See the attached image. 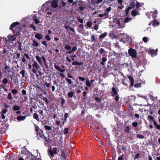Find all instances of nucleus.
<instances>
[{"instance_id": "79ce46f5", "label": "nucleus", "mask_w": 160, "mask_h": 160, "mask_svg": "<svg viewBox=\"0 0 160 160\" xmlns=\"http://www.w3.org/2000/svg\"><path fill=\"white\" fill-rule=\"evenodd\" d=\"M64 48L68 50H69L71 49V47L70 46L66 44L65 45Z\"/></svg>"}, {"instance_id": "052dcab7", "label": "nucleus", "mask_w": 160, "mask_h": 160, "mask_svg": "<svg viewBox=\"0 0 160 160\" xmlns=\"http://www.w3.org/2000/svg\"><path fill=\"white\" fill-rule=\"evenodd\" d=\"M61 100L62 101L61 102V104L62 105H63L64 103H65V101L63 98H62Z\"/></svg>"}, {"instance_id": "1a4fd4ad", "label": "nucleus", "mask_w": 160, "mask_h": 160, "mask_svg": "<svg viewBox=\"0 0 160 160\" xmlns=\"http://www.w3.org/2000/svg\"><path fill=\"white\" fill-rule=\"evenodd\" d=\"M99 52L102 54L103 56H106L107 53V52L105 51V50L103 48H100L99 49Z\"/></svg>"}, {"instance_id": "37998d69", "label": "nucleus", "mask_w": 160, "mask_h": 160, "mask_svg": "<svg viewBox=\"0 0 160 160\" xmlns=\"http://www.w3.org/2000/svg\"><path fill=\"white\" fill-rule=\"evenodd\" d=\"M7 98L9 100H12V93L11 92H9L8 94Z\"/></svg>"}, {"instance_id": "bf43d9fd", "label": "nucleus", "mask_w": 160, "mask_h": 160, "mask_svg": "<svg viewBox=\"0 0 160 160\" xmlns=\"http://www.w3.org/2000/svg\"><path fill=\"white\" fill-rule=\"evenodd\" d=\"M123 154L121 155L120 156L118 157V160H124V158H123Z\"/></svg>"}, {"instance_id": "dca6fc26", "label": "nucleus", "mask_w": 160, "mask_h": 160, "mask_svg": "<svg viewBox=\"0 0 160 160\" xmlns=\"http://www.w3.org/2000/svg\"><path fill=\"white\" fill-rule=\"evenodd\" d=\"M54 67L55 69L58 70L61 72H63L65 71V69H62L61 68L58 66L56 65V64H55L54 65Z\"/></svg>"}, {"instance_id": "4c0bfd02", "label": "nucleus", "mask_w": 160, "mask_h": 160, "mask_svg": "<svg viewBox=\"0 0 160 160\" xmlns=\"http://www.w3.org/2000/svg\"><path fill=\"white\" fill-rule=\"evenodd\" d=\"M16 36H17L15 35V34H14V35H13L10 36L11 38H10V39H11L12 41H14L16 39Z\"/></svg>"}, {"instance_id": "2eb2a0df", "label": "nucleus", "mask_w": 160, "mask_h": 160, "mask_svg": "<svg viewBox=\"0 0 160 160\" xmlns=\"http://www.w3.org/2000/svg\"><path fill=\"white\" fill-rule=\"evenodd\" d=\"M132 16H135L137 15H139L140 13L139 12L137 9H135L132 11L131 13Z\"/></svg>"}, {"instance_id": "680f3d73", "label": "nucleus", "mask_w": 160, "mask_h": 160, "mask_svg": "<svg viewBox=\"0 0 160 160\" xmlns=\"http://www.w3.org/2000/svg\"><path fill=\"white\" fill-rule=\"evenodd\" d=\"M61 1L62 4V6L63 7H65L66 5V3L63 0H61Z\"/></svg>"}, {"instance_id": "aec40b11", "label": "nucleus", "mask_w": 160, "mask_h": 160, "mask_svg": "<svg viewBox=\"0 0 160 160\" xmlns=\"http://www.w3.org/2000/svg\"><path fill=\"white\" fill-rule=\"evenodd\" d=\"M83 63L82 62H78L77 61H76L73 62L72 63V64L73 65H76L81 66V65H83Z\"/></svg>"}, {"instance_id": "6e6552de", "label": "nucleus", "mask_w": 160, "mask_h": 160, "mask_svg": "<svg viewBox=\"0 0 160 160\" xmlns=\"http://www.w3.org/2000/svg\"><path fill=\"white\" fill-rule=\"evenodd\" d=\"M98 16L100 18H102V19H105L109 17L108 13L105 12L103 14H100L98 15Z\"/></svg>"}, {"instance_id": "7c9ffc66", "label": "nucleus", "mask_w": 160, "mask_h": 160, "mask_svg": "<svg viewBox=\"0 0 160 160\" xmlns=\"http://www.w3.org/2000/svg\"><path fill=\"white\" fill-rule=\"evenodd\" d=\"M48 153L49 155H50L52 157H54V154L52 151V150L51 148H50L49 150H48Z\"/></svg>"}, {"instance_id": "a878e982", "label": "nucleus", "mask_w": 160, "mask_h": 160, "mask_svg": "<svg viewBox=\"0 0 160 160\" xmlns=\"http://www.w3.org/2000/svg\"><path fill=\"white\" fill-rule=\"evenodd\" d=\"M125 132L128 134L130 132V128L128 126H127L125 127V128L124 130Z\"/></svg>"}, {"instance_id": "2f4dec72", "label": "nucleus", "mask_w": 160, "mask_h": 160, "mask_svg": "<svg viewBox=\"0 0 160 160\" xmlns=\"http://www.w3.org/2000/svg\"><path fill=\"white\" fill-rule=\"evenodd\" d=\"M107 35V33L105 32H104L102 34L100 35L99 36L100 38L102 39L105 38Z\"/></svg>"}, {"instance_id": "f03ea898", "label": "nucleus", "mask_w": 160, "mask_h": 160, "mask_svg": "<svg viewBox=\"0 0 160 160\" xmlns=\"http://www.w3.org/2000/svg\"><path fill=\"white\" fill-rule=\"evenodd\" d=\"M129 55L132 58H136L137 57V53L135 49L130 48L128 50Z\"/></svg>"}, {"instance_id": "0e129e2a", "label": "nucleus", "mask_w": 160, "mask_h": 160, "mask_svg": "<svg viewBox=\"0 0 160 160\" xmlns=\"http://www.w3.org/2000/svg\"><path fill=\"white\" fill-rule=\"evenodd\" d=\"M78 21L81 23H83V20L82 19H81L80 18H78Z\"/></svg>"}, {"instance_id": "c85d7f7f", "label": "nucleus", "mask_w": 160, "mask_h": 160, "mask_svg": "<svg viewBox=\"0 0 160 160\" xmlns=\"http://www.w3.org/2000/svg\"><path fill=\"white\" fill-rule=\"evenodd\" d=\"M33 118L36 119L37 121H39V120L38 118V115L36 113H35L33 114Z\"/></svg>"}, {"instance_id": "423d86ee", "label": "nucleus", "mask_w": 160, "mask_h": 160, "mask_svg": "<svg viewBox=\"0 0 160 160\" xmlns=\"http://www.w3.org/2000/svg\"><path fill=\"white\" fill-rule=\"evenodd\" d=\"M51 2L50 1H48V2H50L51 3V6L54 8H57L58 7V2L59 0H52Z\"/></svg>"}, {"instance_id": "4d7b16f0", "label": "nucleus", "mask_w": 160, "mask_h": 160, "mask_svg": "<svg viewBox=\"0 0 160 160\" xmlns=\"http://www.w3.org/2000/svg\"><path fill=\"white\" fill-rule=\"evenodd\" d=\"M11 92L13 94H15L18 93V91L15 89L12 90Z\"/></svg>"}, {"instance_id": "b1692460", "label": "nucleus", "mask_w": 160, "mask_h": 160, "mask_svg": "<svg viewBox=\"0 0 160 160\" xmlns=\"http://www.w3.org/2000/svg\"><path fill=\"white\" fill-rule=\"evenodd\" d=\"M97 38L94 35H91V41L92 42H96L97 40Z\"/></svg>"}, {"instance_id": "f704fd0d", "label": "nucleus", "mask_w": 160, "mask_h": 160, "mask_svg": "<svg viewBox=\"0 0 160 160\" xmlns=\"http://www.w3.org/2000/svg\"><path fill=\"white\" fill-rule=\"evenodd\" d=\"M135 6V3L133 2H131L130 3L129 6L128 8H130V9L134 8Z\"/></svg>"}, {"instance_id": "de8ad7c7", "label": "nucleus", "mask_w": 160, "mask_h": 160, "mask_svg": "<svg viewBox=\"0 0 160 160\" xmlns=\"http://www.w3.org/2000/svg\"><path fill=\"white\" fill-rule=\"evenodd\" d=\"M68 128H65L63 130V133L65 134H67L68 132Z\"/></svg>"}, {"instance_id": "5fc2aeb1", "label": "nucleus", "mask_w": 160, "mask_h": 160, "mask_svg": "<svg viewBox=\"0 0 160 160\" xmlns=\"http://www.w3.org/2000/svg\"><path fill=\"white\" fill-rule=\"evenodd\" d=\"M24 57H25L28 60H30V58L29 56L27 53H24Z\"/></svg>"}, {"instance_id": "c03bdc74", "label": "nucleus", "mask_w": 160, "mask_h": 160, "mask_svg": "<svg viewBox=\"0 0 160 160\" xmlns=\"http://www.w3.org/2000/svg\"><path fill=\"white\" fill-rule=\"evenodd\" d=\"M137 137L140 139H142L144 138V137L143 135L138 134L137 135Z\"/></svg>"}, {"instance_id": "4468645a", "label": "nucleus", "mask_w": 160, "mask_h": 160, "mask_svg": "<svg viewBox=\"0 0 160 160\" xmlns=\"http://www.w3.org/2000/svg\"><path fill=\"white\" fill-rule=\"evenodd\" d=\"M158 49H157L156 50H151L149 53L152 56H153L156 55L157 54V52Z\"/></svg>"}, {"instance_id": "ea45409f", "label": "nucleus", "mask_w": 160, "mask_h": 160, "mask_svg": "<svg viewBox=\"0 0 160 160\" xmlns=\"http://www.w3.org/2000/svg\"><path fill=\"white\" fill-rule=\"evenodd\" d=\"M86 85L89 87H90L91 86V83L89 81L88 79H87L86 81Z\"/></svg>"}, {"instance_id": "6ab92c4d", "label": "nucleus", "mask_w": 160, "mask_h": 160, "mask_svg": "<svg viewBox=\"0 0 160 160\" xmlns=\"http://www.w3.org/2000/svg\"><path fill=\"white\" fill-rule=\"evenodd\" d=\"M35 58H36V60L38 62L39 64L40 65H41L42 64V58H41L38 56H35Z\"/></svg>"}, {"instance_id": "f8f14e48", "label": "nucleus", "mask_w": 160, "mask_h": 160, "mask_svg": "<svg viewBox=\"0 0 160 160\" xmlns=\"http://www.w3.org/2000/svg\"><path fill=\"white\" fill-rule=\"evenodd\" d=\"M147 120L150 122V123H151V122H153V123H154V122H156L154 117L151 115L148 116L147 118Z\"/></svg>"}, {"instance_id": "49530a36", "label": "nucleus", "mask_w": 160, "mask_h": 160, "mask_svg": "<svg viewBox=\"0 0 160 160\" xmlns=\"http://www.w3.org/2000/svg\"><path fill=\"white\" fill-rule=\"evenodd\" d=\"M130 10V8H128L126 9H125V11L126 12V16H128V12Z\"/></svg>"}, {"instance_id": "4be33fe9", "label": "nucleus", "mask_w": 160, "mask_h": 160, "mask_svg": "<svg viewBox=\"0 0 160 160\" xmlns=\"http://www.w3.org/2000/svg\"><path fill=\"white\" fill-rule=\"evenodd\" d=\"M42 60L43 61V62L46 68L47 69L48 68V65L47 63L46 62V60L45 57L44 56H42Z\"/></svg>"}, {"instance_id": "6e6d98bb", "label": "nucleus", "mask_w": 160, "mask_h": 160, "mask_svg": "<svg viewBox=\"0 0 160 160\" xmlns=\"http://www.w3.org/2000/svg\"><path fill=\"white\" fill-rule=\"evenodd\" d=\"M8 82V80L7 78H5L2 80V82L3 84H6Z\"/></svg>"}, {"instance_id": "a18cd8bd", "label": "nucleus", "mask_w": 160, "mask_h": 160, "mask_svg": "<svg viewBox=\"0 0 160 160\" xmlns=\"http://www.w3.org/2000/svg\"><path fill=\"white\" fill-rule=\"evenodd\" d=\"M45 38L46 39L47 41H49L51 39V38L49 35H47L45 36Z\"/></svg>"}, {"instance_id": "412c9836", "label": "nucleus", "mask_w": 160, "mask_h": 160, "mask_svg": "<svg viewBox=\"0 0 160 160\" xmlns=\"http://www.w3.org/2000/svg\"><path fill=\"white\" fill-rule=\"evenodd\" d=\"M26 117L25 116H19L17 117V119L18 121H23L24 120Z\"/></svg>"}, {"instance_id": "c756f323", "label": "nucleus", "mask_w": 160, "mask_h": 160, "mask_svg": "<svg viewBox=\"0 0 160 160\" xmlns=\"http://www.w3.org/2000/svg\"><path fill=\"white\" fill-rule=\"evenodd\" d=\"M74 92L71 91L70 92H68V97L69 98H72L74 94Z\"/></svg>"}, {"instance_id": "0eeeda50", "label": "nucleus", "mask_w": 160, "mask_h": 160, "mask_svg": "<svg viewBox=\"0 0 160 160\" xmlns=\"http://www.w3.org/2000/svg\"><path fill=\"white\" fill-rule=\"evenodd\" d=\"M20 73L22 75L23 79L26 81L27 78L26 76L27 75V73L26 72L25 70L24 69L22 70L20 72Z\"/></svg>"}, {"instance_id": "9b49d317", "label": "nucleus", "mask_w": 160, "mask_h": 160, "mask_svg": "<svg viewBox=\"0 0 160 160\" xmlns=\"http://www.w3.org/2000/svg\"><path fill=\"white\" fill-rule=\"evenodd\" d=\"M32 66L33 68H35L36 69H38L40 68V66L39 65L38 63L35 61H34L33 62L32 64Z\"/></svg>"}, {"instance_id": "f3484780", "label": "nucleus", "mask_w": 160, "mask_h": 160, "mask_svg": "<svg viewBox=\"0 0 160 160\" xmlns=\"http://www.w3.org/2000/svg\"><path fill=\"white\" fill-rule=\"evenodd\" d=\"M128 78L131 81V86H132L134 84V80L133 77L132 76H129L128 77Z\"/></svg>"}, {"instance_id": "69168bd1", "label": "nucleus", "mask_w": 160, "mask_h": 160, "mask_svg": "<svg viewBox=\"0 0 160 160\" xmlns=\"http://www.w3.org/2000/svg\"><path fill=\"white\" fill-rule=\"evenodd\" d=\"M78 79L82 81H83L85 80V78L83 77L79 76L78 77Z\"/></svg>"}, {"instance_id": "603ef678", "label": "nucleus", "mask_w": 160, "mask_h": 160, "mask_svg": "<svg viewBox=\"0 0 160 160\" xmlns=\"http://www.w3.org/2000/svg\"><path fill=\"white\" fill-rule=\"evenodd\" d=\"M57 149L56 148H53L52 150V151L54 153V154H56L57 153Z\"/></svg>"}, {"instance_id": "e433bc0d", "label": "nucleus", "mask_w": 160, "mask_h": 160, "mask_svg": "<svg viewBox=\"0 0 160 160\" xmlns=\"http://www.w3.org/2000/svg\"><path fill=\"white\" fill-rule=\"evenodd\" d=\"M44 128L47 131H50L51 129V127L49 126L45 125Z\"/></svg>"}, {"instance_id": "864d4df0", "label": "nucleus", "mask_w": 160, "mask_h": 160, "mask_svg": "<svg viewBox=\"0 0 160 160\" xmlns=\"http://www.w3.org/2000/svg\"><path fill=\"white\" fill-rule=\"evenodd\" d=\"M42 43L44 46L46 47H47L48 44L47 43V41H44L42 42Z\"/></svg>"}, {"instance_id": "7ed1b4c3", "label": "nucleus", "mask_w": 160, "mask_h": 160, "mask_svg": "<svg viewBox=\"0 0 160 160\" xmlns=\"http://www.w3.org/2000/svg\"><path fill=\"white\" fill-rule=\"evenodd\" d=\"M44 141V144L45 146L48 147V146L51 143L50 140L49 138H47L45 135L43 136V138H41Z\"/></svg>"}, {"instance_id": "20e7f679", "label": "nucleus", "mask_w": 160, "mask_h": 160, "mask_svg": "<svg viewBox=\"0 0 160 160\" xmlns=\"http://www.w3.org/2000/svg\"><path fill=\"white\" fill-rule=\"evenodd\" d=\"M21 30V28L20 27H15L14 29L13 30H12L14 34H15V35L18 36L20 34V32Z\"/></svg>"}, {"instance_id": "473e14b6", "label": "nucleus", "mask_w": 160, "mask_h": 160, "mask_svg": "<svg viewBox=\"0 0 160 160\" xmlns=\"http://www.w3.org/2000/svg\"><path fill=\"white\" fill-rule=\"evenodd\" d=\"M157 11L156 10H155L154 12H153V13L152 15V17L154 18H156L157 17Z\"/></svg>"}, {"instance_id": "cd10ccee", "label": "nucleus", "mask_w": 160, "mask_h": 160, "mask_svg": "<svg viewBox=\"0 0 160 160\" xmlns=\"http://www.w3.org/2000/svg\"><path fill=\"white\" fill-rule=\"evenodd\" d=\"M107 60V59L106 58L102 57V61L100 62V63L103 65H105V62H106Z\"/></svg>"}, {"instance_id": "e2e57ef3", "label": "nucleus", "mask_w": 160, "mask_h": 160, "mask_svg": "<svg viewBox=\"0 0 160 160\" xmlns=\"http://www.w3.org/2000/svg\"><path fill=\"white\" fill-rule=\"evenodd\" d=\"M8 110L6 109H3L1 112L2 114H4L6 113L7 112Z\"/></svg>"}, {"instance_id": "9d476101", "label": "nucleus", "mask_w": 160, "mask_h": 160, "mask_svg": "<svg viewBox=\"0 0 160 160\" xmlns=\"http://www.w3.org/2000/svg\"><path fill=\"white\" fill-rule=\"evenodd\" d=\"M19 23L18 22H13L10 26V29L11 30H13L14 28L17 25H19Z\"/></svg>"}, {"instance_id": "58836bf2", "label": "nucleus", "mask_w": 160, "mask_h": 160, "mask_svg": "<svg viewBox=\"0 0 160 160\" xmlns=\"http://www.w3.org/2000/svg\"><path fill=\"white\" fill-rule=\"evenodd\" d=\"M153 124L157 129L160 130V125H158L156 122H154Z\"/></svg>"}, {"instance_id": "ddd939ff", "label": "nucleus", "mask_w": 160, "mask_h": 160, "mask_svg": "<svg viewBox=\"0 0 160 160\" xmlns=\"http://www.w3.org/2000/svg\"><path fill=\"white\" fill-rule=\"evenodd\" d=\"M35 37L38 40H41L43 38V36L41 34L38 33H35Z\"/></svg>"}, {"instance_id": "5701e85b", "label": "nucleus", "mask_w": 160, "mask_h": 160, "mask_svg": "<svg viewBox=\"0 0 160 160\" xmlns=\"http://www.w3.org/2000/svg\"><path fill=\"white\" fill-rule=\"evenodd\" d=\"M132 20V18H129L128 17H127L125 18V19H123V24H125L126 23H127L129 22V20Z\"/></svg>"}, {"instance_id": "13d9d810", "label": "nucleus", "mask_w": 160, "mask_h": 160, "mask_svg": "<svg viewBox=\"0 0 160 160\" xmlns=\"http://www.w3.org/2000/svg\"><path fill=\"white\" fill-rule=\"evenodd\" d=\"M34 21L35 24H38L40 22L39 20L36 18L34 19Z\"/></svg>"}, {"instance_id": "09e8293b", "label": "nucleus", "mask_w": 160, "mask_h": 160, "mask_svg": "<svg viewBox=\"0 0 160 160\" xmlns=\"http://www.w3.org/2000/svg\"><path fill=\"white\" fill-rule=\"evenodd\" d=\"M132 125L134 127H136L138 125V123L137 122H134L132 123Z\"/></svg>"}, {"instance_id": "393cba45", "label": "nucleus", "mask_w": 160, "mask_h": 160, "mask_svg": "<svg viewBox=\"0 0 160 160\" xmlns=\"http://www.w3.org/2000/svg\"><path fill=\"white\" fill-rule=\"evenodd\" d=\"M16 44L18 46V49L20 50H22V49L21 48H22V43L18 41L17 43H16Z\"/></svg>"}, {"instance_id": "3c124183", "label": "nucleus", "mask_w": 160, "mask_h": 160, "mask_svg": "<svg viewBox=\"0 0 160 160\" xmlns=\"http://www.w3.org/2000/svg\"><path fill=\"white\" fill-rule=\"evenodd\" d=\"M87 25L89 27H91L92 26V23L91 22H88L87 23Z\"/></svg>"}, {"instance_id": "774afa93", "label": "nucleus", "mask_w": 160, "mask_h": 160, "mask_svg": "<svg viewBox=\"0 0 160 160\" xmlns=\"http://www.w3.org/2000/svg\"><path fill=\"white\" fill-rule=\"evenodd\" d=\"M5 66L4 68V69H5V70H8V69H9V66H8L7 64L6 63H5Z\"/></svg>"}, {"instance_id": "a19ab883", "label": "nucleus", "mask_w": 160, "mask_h": 160, "mask_svg": "<svg viewBox=\"0 0 160 160\" xmlns=\"http://www.w3.org/2000/svg\"><path fill=\"white\" fill-rule=\"evenodd\" d=\"M65 80L67 81V82L69 84H72V80L68 78H65Z\"/></svg>"}, {"instance_id": "8fccbe9b", "label": "nucleus", "mask_w": 160, "mask_h": 160, "mask_svg": "<svg viewBox=\"0 0 160 160\" xmlns=\"http://www.w3.org/2000/svg\"><path fill=\"white\" fill-rule=\"evenodd\" d=\"M77 3L78 4V5L79 6H82L83 4H82V1L79 0V1H77Z\"/></svg>"}, {"instance_id": "bb28decb", "label": "nucleus", "mask_w": 160, "mask_h": 160, "mask_svg": "<svg viewBox=\"0 0 160 160\" xmlns=\"http://www.w3.org/2000/svg\"><path fill=\"white\" fill-rule=\"evenodd\" d=\"M152 24L153 26H156V25H158L159 24V22L157 21L156 19H155L152 21Z\"/></svg>"}, {"instance_id": "338daca9", "label": "nucleus", "mask_w": 160, "mask_h": 160, "mask_svg": "<svg viewBox=\"0 0 160 160\" xmlns=\"http://www.w3.org/2000/svg\"><path fill=\"white\" fill-rule=\"evenodd\" d=\"M142 40L144 42L146 43L148 41V38L146 37H144L142 38Z\"/></svg>"}, {"instance_id": "c9c22d12", "label": "nucleus", "mask_w": 160, "mask_h": 160, "mask_svg": "<svg viewBox=\"0 0 160 160\" xmlns=\"http://www.w3.org/2000/svg\"><path fill=\"white\" fill-rule=\"evenodd\" d=\"M20 109V107L17 105H15L13 107V110L14 111H17L19 110Z\"/></svg>"}, {"instance_id": "72a5a7b5", "label": "nucleus", "mask_w": 160, "mask_h": 160, "mask_svg": "<svg viewBox=\"0 0 160 160\" xmlns=\"http://www.w3.org/2000/svg\"><path fill=\"white\" fill-rule=\"evenodd\" d=\"M32 42L33 43L32 44V46L34 47H38L39 46L38 43L36 41L33 40Z\"/></svg>"}, {"instance_id": "a211bd4d", "label": "nucleus", "mask_w": 160, "mask_h": 160, "mask_svg": "<svg viewBox=\"0 0 160 160\" xmlns=\"http://www.w3.org/2000/svg\"><path fill=\"white\" fill-rule=\"evenodd\" d=\"M112 97H114L115 95L118 94L116 89L114 87H113L112 88Z\"/></svg>"}, {"instance_id": "39448f33", "label": "nucleus", "mask_w": 160, "mask_h": 160, "mask_svg": "<svg viewBox=\"0 0 160 160\" xmlns=\"http://www.w3.org/2000/svg\"><path fill=\"white\" fill-rule=\"evenodd\" d=\"M123 18H120L116 20V23L122 28H124L125 26V24H123Z\"/></svg>"}, {"instance_id": "f257e3e1", "label": "nucleus", "mask_w": 160, "mask_h": 160, "mask_svg": "<svg viewBox=\"0 0 160 160\" xmlns=\"http://www.w3.org/2000/svg\"><path fill=\"white\" fill-rule=\"evenodd\" d=\"M35 131L36 132L37 136H39V137L43 138L44 135L43 133V131H42L39 127L36 125H35Z\"/></svg>"}]
</instances>
